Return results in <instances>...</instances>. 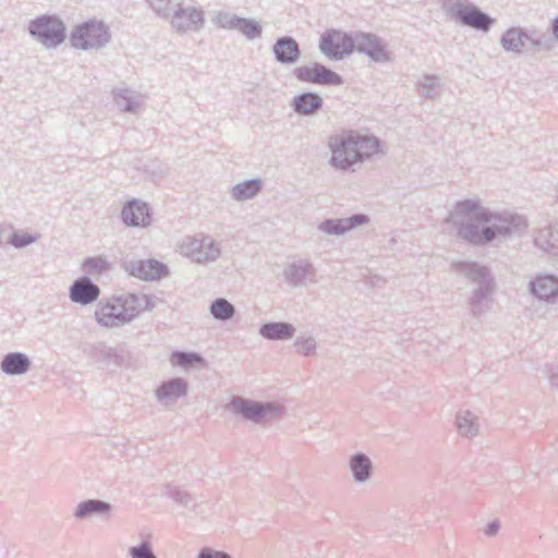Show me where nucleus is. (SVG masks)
I'll list each match as a JSON object with an SVG mask.
<instances>
[{
	"label": "nucleus",
	"mask_w": 558,
	"mask_h": 558,
	"mask_svg": "<svg viewBox=\"0 0 558 558\" xmlns=\"http://www.w3.org/2000/svg\"><path fill=\"white\" fill-rule=\"evenodd\" d=\"M99 295L100 288L88 276L78 277L69 288L70 300L83 306L94 303Z\"/></svg>",
	"instance_id": "nucleus-18"
},
{
	"label": "nucleus",
	"mask_w": 558,
	"mask_h": 558,
	"mask_svg": "<svg viewBox=\"0 0 558 558\" xmlns=\"http://www.w3.org/2000/svg\"><path fill=\"white\" fill-rule=\"evenodd\" d=\"M447 13L461 25L472 27L476 31L488 32L495 20L487 13L481 11L474 4H463L459 1L445 3Z\"/></svg>",
	"instance_id": "nucleus-9"
},
{
	"label": "nucleus",
	"mask_w": 558,
	"mask_h": 558,
	"mask_svg": "<svg viewBox=\"0 0 558 558\" xmlns=\"http://www.w3.org/2000/svg\"><path fill=\"white\" fill-rule=\"evenodd\" d=\"M182 0H147L150 8L161 17L169 19Z\"/></svg>",
	"instance_id": "nucleus-43"
},
{
	"label": "nucleus",
	"mask_w": 558,
	"mask_h": 558,
	"mask_svg": "<svg viewBox=\"0 0 558 558\" xmlns=\"http://www.w3.org/2000/svg\"><path fill=\"white\" fill-rule=\"evenodd\" d=\"M499 529L500 522L498 520H493L485 526L484 533L487 536H495L498 533Z\"/></svg>",
	"instance_id": "nucleus-48"
},
{
	"label": "nucleus",
	"mask_w": 558,
	"mask_h": 558,
	"mask_svg": "<svg viewBox=\"0 0 558 558\" xmlns=\"http://www.w3.org/2000/svg\"><path fill=\"white\" fill-rule=\"evenodd\" d=\"M209 310L214 318L222 322L231 319L235 314L234 306L223 298L213 301Z\"/></svg>",
	"instance_id": "nucleus-39"
},
{
	"label": "nucleus",
	"mask_w": 558,
	"mask_h": 558,
	"mask_svg": "<svg viewBox=\"0 0 558 558\" xmlns=\"http://www.w3.org/2000/svg\"><path fill=\"white\" fill-rule=\"evenodd\" d=\"M551 33L555 40H558V16L551 21Z\"/></svg>",
	"instance_id": "nucleus-49"
},
{
	"label": "nucleus",
	"mask_w": 558,
	"mask_h": 558,
	"mask_svg": "<svg viewBox=\"0 0 558 558\" xmlns=\"http://www.w3.org/2000/svg\"><path fill=\"white\" fill-rule=\"evenodd\" d=\"M290 106L296 114L308 117L322 110L324 100L317 93L303 92L292 98Z\"/></svg>",
	"instance_id": "nucleus-24"
},
{
	"label": "nucleus",
	"mask_w": 558,
	"mask_h": 558,
	"mask_svg": "<svg viewBox=\"0 0 558 558\" xmlns=\"http://www.w3.org/2000/svg\"><path fill=\"white\" fill-rule=\"evenodd\" d=\"M276 62L281 65H293L302 56L299 43L292 36L278 37L271 47Z\"/></svg>",
	"instance_id": "nucleus-19"
},
{
	"label": "nucleus",
	"mask_w": 558,
	"mask_h": 558,
	"mask_svg": "<svg viewBox=\"0 0 558 558\" xmlns=\"http://www.w3.org/2000/svg\"><path fill=\"white\" fill-rule=\"evenodd\" d=\"M187 390V381L182 377H174L163 380L155 390V397L163 405H169L186 396Z\"/></svg>",
	"instance_id": "nucleus-22"
},
{
	"label": "nucleus",
	"mask_w": 558,
	"mask_h": 558,
	"mask_svg": "<svg viewBox=\"0 0 558 558\" xmlns=\"http://www.w3.org/2000/svg\"><path fill=\"white\" fill-rule=\"evenodd\" d=\"M129 295H133L134 298L138 299L137 303H141V306L138 308V315L145 311V310H151L155 307V298L146 294H135V293H128Z\"/></svg>",
	"instance_id": "nucleus-47"
},
{
	"label": "nucleus",
	"mask_w": 558,
	"mask_h": 558,
	"mask_svg": "<svg viewBox=\"0 0 558 558\" xmlns=\"http://www.w3.org/2000/svg\"><path fill=\"white\" fill-rule=\"evenodd\" d=\"M527 43V49L533 51H550L555 47L554 37L537 28L529 29Z\"/></svg>",
	"instance_id": "nucleus-36"
},
{
	"label": "nucleus",
	"mask_w": 558,
	"mask_h": 558,
	"mask_svg": "<svg viewBox=\"0 0 558 558\" xmlns=\"http://www.w3.org/2000/svg\"><path fill=\"white\" fill-rule=\"evenodd\" d=\"M32 361L27 354L22 352H9L3 355L0 362V369L9 376H21L31 369Z\"/></svg>",
	"instance_id": "nucleus-25"
},
{
	"label": "nucleus",
	"mask_w": 558,
	"mask_h": 558,
	"mask_svg": "<svg viewBox=\"0 0 558 558\" xmlns=\"http://www.w3.org/2000/svg\"><path fill=\"white\" fill-rule=\"evenodd\" d=\"M457 426L460 435L466 438L476 436L480 430L477 416L470 411L458 413Z\"/></svg>",
	"instance_id": "nucleus-37"
},
{
	"label": "nucleus",
	"mask_w": 558,
	"mask_h": 558,
	"mask_svg": "<svg viewBox=\"0 0 558 558\" xmlns=\"http://www.w3.org/2000/svg\"><path fill=\"white\" fill-rule=\"evenodd\" d=\"M196 558H232L231 555H229L226 551L217 550L210 547H203Z\"/></svg>",
	"instance_id": "nucleus-46"
},
{
	"label": "nucleus",
	"mask_w": 558,
	"mask_h": 558,
	"mask_svg": "<svg viewBox=\"0 0 558 558\" xmlns=\"http://www.w3.org/2000/svg\"><path fill=\"white\" fill-rule=\"evenodd\" d=\"M369 221L365 214H354L348 218H328L318 225V230L328 235H343L354 228L366 225Z\"/></svg>",
	"instance_id": "nucleus-17"
},
{
	"label": "nucleus",
	"mask_w": 558,
	"mask_h": 558,
	"mask_svg": "<svg viewBox=\"0 0 558 558\" xmlns=\"http://www.w3.org/2000/svg\"><path fill=\"white\" fill-rule=\"evenodd\" d=\"M37 239L38 235L15 231L9 236L8 244L15 248H23L35 243Z\"/></svg>",
	"instance_id": "nucleus-44"
},
{
	"label": "nucleus",
	"mask_w": 558,
	"mask_h": 558,
	"mask_svg": "<svg viewBox=\"0 0 558 558\" xmlns=\"http://www.w3.org/2000/svg\"><path fill=\"white\" fill-rule=\"evenodd\" d=\"M172 366H179L184 369L204 368L206 366L205 359L197 352L173 351L170 355Z\"/></svg>",
	"instance_id": "nucleus-35"
},
{
	"label": "nucleus",
	"mask_w": 558,
	"mask_h": 558,
	"mask_svg": "<svg viewBox=\"0 0 558 558\" xmlns=\"http://www.w3.org/2000/svg\"><path fill=\"white\" fill-rule=\"evenodd\" d=\"M450 269L468 279L472 284L468 305L473 317H480L490 310L496 289L495 277L490 268L470 259L453 260Z\"/></svg>",
	"instance_id": "nucleus-2"
},
{
	"label": "nucleus",
	"mask_w": 558,
	"mask_h": 558,
	"mask_svg": "<svg viewBox=\"0 0 558 558\" xmlns=\"http://www.w3.org/2000/svg\"><path fill=\"white\" fill-rule=\"evenodd\" d=\"M527 35L529 28L510 27L502 34L500 45L506 51L522 54L525 41H527Z\"/></svg>",
	"instance_id": "nucleus-26"
},
{
	"label": "nucleus",
	"mask_w": 558,
	"mask_h": 558,
	"mask_svg": "<svg viewBox=\"0 0 558 558\" xmlns=\"http://www.w3.org/2000/svg\"><path fill=\"white\" fill-rule=\"evenodd\" d=\"M354 144H356V153L359 163L369 159L379 151L380 141L375 136L361 135L353 131Z\"/></svg>",
	"instance_id": "nucleus-33"
},
{
	"label": "nucleus",
	"mask_w": 558,
	"mask_h": 558,
	"mask_svg": "<svg viewBox=\"0 0 558 558\" xmlns=\"http://www.w3.org/2000/svg\"><path fill=\"white\" fill-rule=\"evenodd\" d=\"M294 345L298 348L299 353L306 356L313 355L316 350V341L313 337L298 338Z\"/></svg>",
	"instance_id": "nucleus-45"
},
{
	"label": "nucleus",
	"mask_w": 558,
	"mask_h": 558,
	"mask_svg": "<svg viewBox=\"0 0 558 558\" xmlns=\"http://www.w3.org/2000/svg\"><path fill=\"white\" fill-rule=\"evenodd\" d=\"M328 147L331 151L329 163L333 168L345 171L359 163L353 131L330 136Z\"/></svg>",
	"instance_id": "nucleus-8"
},
{
	"label": "nucleus",
	"mask_w": 558,
	"mask_h": 558,
	"mask_svg": "<svg viewBox=\"0 0 558 558\" xmlns=\"http://www.w3.org/2000/svg\"><path fill=\"white\" fill-rule=\"evenodd\" d=\"M122 268L131 276L151 281L160 279L168 272V267L157 259H123Z\"/></svg>",
	"instance_id": "nucleus-15"
},
{
	"label": "nucleus",
	"mask_w": 558,
	"mask_h": 558,
	"mask_svg": "<svg viewBox=\"0 0 558 558\" xmlns=\"http://www.w3.org/2000/svg\"><path fill=\"white\" fill-rule=\"evenodd\" d=\"M112 511L110 502L101 499H86L77 504L73 515L76 520L84 521L94 518H109Z\"/></svg>",
	"instance_id": "nucleus-23"
},
{
	"label": "nucleus",
	"mask_w": 558,
	"mask_h": 558,
	"mask_svg": "<svg viewBox=\"0 0 558 558\" xmlns=\"http://www.w3.org/2000/svg\"><path fill=\"white\" fill-rule=\"evenodd\" d=\"M185 1L182 0L168 19L170 25L179 34L199 32L205 25V13L202 8L186 4Z\"/></svg>",
	"instance_id": "nucleus-11"
},
{
	"label": "nucleus",
	"mask_w": 558,
	"mask_h": 558,
	"mask_svg": "<svg viewBox=\"0 0 558 558\" xmlns=\"http://www.w3.org/2000/svg\"><path fill=\"white\" fill-rule=\"evenodd\" d=\"M110 264L104 256L87 257L83 262V269L89 276L101 275L109 270Z\"/></svg>",
	"instance_id": "nucleus-41"
},
{
	"label": "nucleus",
	"mask_w": 558,
	"mask_h": 558,
	"mask_svg": "<svg viewBox=\"0 0 558 558\" xmlns=\"http://www.w3.org/2000/svg\"><path fill=\"white\" fill-rule=\"evenodd\" d=\"M163 494L171 498L175 504L183 506L195 514L202 513V510H199L202 504L197 502L187 490L178 486L166 485Z\"/></svg>",
	"instance_id": "nucleus-32"
},
{
	"label": "nucleus",
	"mask_w": 558,
	"mask_h": 558,
	"mask_svg": "<svg viewBox=\"0 0 558 558\" xmlns=\"http://www.w3.org/2000/svg\"><path fill=\"white\" fill-rule=\"evenodd\" d=\"M113 98L117 106L123 112L136 114L143 106L142 95L129 88H119L113 90Z\"/></svg>",
	"instance_id": "nucleus-27"
},
{
	"label": "nucleus",
	"mask_w": 558,
	"mask_h": 558,
	"mask_svg": "<svg viewBox=\"0 0 558 558\" xmlns=\"http://www.w3.org/2000/svg\"><path fill=\"white\" fill-rule=\"evenodd\" d=\"M29 35L47 49H54L66 38V27L57 15L43 14L28 23Z\"/></svg>",
	"instance_id": "nucleus-5"
},
{
	"label": "nucleus",
	"mask_w": 558,
	"mask_h": 558,
	"mask_svg": "<svg viewBox=\"0 0 558 558\" xmlns=\"http://www.w3.org/2000/svg\"><path fill=\"white\" fill-rule=\"evenodd\" d=\"M416 90L421 97L438 99L442 90L441 78L435 74H423L416 83Z\"/></svg>",
	"instance_id": "nucleus-31"
},
{
	"label": "nucleus",
	"mask_w": 558,
	"mask_h": 558,
	"mask_svg": "<svg viewBox=\"0 0 558 558\" xmlns=\"http://www.w3.org/2000/svg\"><path fill=\"white\" fill-rule=\"evenodd\" d=\"M235 31H239L250 40L259 38L263 34V27L259 22L246 17L240 19Z\"/></svg>",
	"instance_id": "nucleus-40"
},
{
	"label": "nucleus",
	"mask_w": 558,
	"mask_h": 558,
	"mask_svg": "<svg viewBox=\"0 0 558 558\" xmlns=\"http://www.w3.org/2000/svg\"><path fill=\"white\" fill-rule=\"evenodd\" d=\"M550 385L554 389L558 390V369L554 371L549 377Z\"/></svg>",
	"instance_id": "nucleus-50"
},
{
	"label": "nucleus",
	"mask_w": 558,
	"mask_h": 558,
	"mask_svg": "<svg viewBox=\"0 0 558 558\" xmlns=\"http://www.w3.org/2000/svg\"><path fill=\"white\" fill-rule=\"evenodd\" d=\"M352 52L357 50L360 53L368 56L374 62L384 63L390 61V53L386 49L384 40L372 33L351 34Z\"/></svg>",
	"instance_id": "nucleus-14"
},
{
	"label": "nucleus",
	"mask_w": 558,
	"mask_h": 558,
	"mask_svg": "<svg viewBox=\"0 0 558 558\" xmlns=\"http://www.w3.org/2000/svg\"><path fill=\"white\" fill-rule=\"evenodd\" d=\"M447 222H452L463 240L484 245L497 238L521 235L527 228L526 219L514 213H492L477 198L460 201Z\"/></svg>",
	"instance_id": "nucleus-1"
},
{
	"label": "nucleus",
	"mask_w": 558,
	"mask_h": 558,
	"mask_svg": "<svg viewBox=\"0 0 558 558\" xmlns=\"http://www.w3.org/2000/svg\"><path fill=\"white\" fill-rule=\"evenodd\" d=\"M292 73L296 80L308 84L326 86H339L343 84L341 75L319 62L296 66L293 69Z\"/></svg>",
	"instance_id": "nucleus-12"
},
{
	"label": "nucleus",
	"mask_w": 558,
	"mask_h": 558,
	"mask_svg": "<svg viewBox=\"0 0 558 558\" xmlns=\"http://www.w3.org/2000/svg\"><path fill=\"white\" fill-rule=\"evenodd\" d=\"M84 354L101 369L116 371L121 367L126 355L123 349L114 348L105 341L86 343L83 348Z\"/></svg>",
	"instance_id": "nucleus-10"
},
{
	"label": "nucleus",
	"mask_w": 558,
	"mask_h": 558,
	"mask_svg": "<svg viewBox=\"0 0 558 558\" xmlns=\"http://www.w3.org/2000/svg\"><path fill=\"white\" fill-rule=\"evenodd\" d=\"M151 533H141V542L130 546L128 549L129 558H158L154 551Z\"/></svg>",
	"instance_id": "nucleus-38"
},
{
	"label": "nucleus",
	"mask_w": 558,
	"mask_h": 558,
	"mask_svg": "<svg viewBox=\"0 0 558 558\" xmlns=\"http://www.w3.org/2000/svg\"><path fill=\"white\" fill-rule=\"evenodd\" d=\"M241 16L228 11H215L213 14V23L220 28L235 31Z\"/></svg>",
	"instance_id": "nucleus-42"
},
{
	"label": "nucleus",
	"mask_w": 558,
	"mask_h": 558,
	"mask_svg": "<svg viewBox=\"0 0 558 558\" xmlns=\"http://www.w3.org/2000/svg\"><path fill=\"white\" fill-rule=\"evenodd\" d=\"M349 468L354 481L357 483L367 482L373 474V463L363 452H356L350 457Z\"/></svg>",
	"instance_id": "nucleus-30"
},
{
	"label": "nucleus",
	"mask_w": 558,
	"mask_h": 558,
	"mask_svg": "<svg viewBox=\"0 0 558 558\" xmlns=\"http://www.w3.org/2000/svg\"><path fill=\"white\" fill-rule=\"evenodd\" d=\"M351 34L328 29L320 35L318 48L330 60L339 61L352 53Z\"/></svg>",
	"instance_id": "nucleus-13"
},
{
	"label": "nucleus",
	"mask_w": 558,
	"mask_h": 558,
	"mask_svg": "<svg viewBox=\"0 0 558 558\" xmlns=\"http://www.w3.org/2000/svg\"><path fill=\"white\" fill-rule=\"evenodd\" d=\"M295 328L286 322L265 323L259 327V335L267 340H288L293 338Z\"/></svg>",
	"instance_id": "nucleus-29"
},
{
	"label": "nucleus",
	"mask_w": 558,
	"mask_h": 558,
	"mask_svg": "<svg viewBox=\"0 0 558 558\" xmlns=\"http://www.w3.org/2000/svg\"><path fill=\"white\" fill-rule=\"evenodd\" d=\"M535 245L551 256H558V225L539 229L534 236Z\"/></svg>",
	"instance_id": "nucleus-28"
},
{
	"label": "nucleus",
	"mask_w": 558,
	"mask_h": 558,
	"mask_svg": "<svg viewBox=\"0 0 558 558\" xmlns=\"http://www.w3.org/2000/svg\"><path fill=\"white\" fill-rule=\"evenodd\" d=\"M263 189V182L258 178L245 180L231 189V197L242 202L255 197Z\"/></svg>",
	"instance_id": "nucleus-34"
},
{
	"label": "nucleus",
	"mask_w": 558,
	"mask_h": 558,
	"mask_svg": "<svg viewBox=\"0 0 558 558\" xmlns=\"http://www.w3.org/2000/svg\"><path fill=\"white\" fill-rule=\"evenodd\" d=\"M111 39L109 27L97 20L76 25L70 34L71 46L75 49L92 50L105 47Z\"/></svg>",
	"instance_id": "nucleus-6"
},
{
	"label": "nucleus",
	"mask_w": 558,
	"mask_h": 558,
	"mask_svg": "<svg viewBox=\"0 0 558 558\" xmlns=\"http://www.w3.org/2000/svg\"><path fill=\"white\" fill-rule=\"evenodd\" d=\"M180 252L194 263L206 265L216 262L220 257L221 244L205 234L186 236L180 244Z\"/></svg>",
	"instance_id": "nucleus-7"
},
{
	"label": "nucleus",
	"mask_w": 558,
	"mask_h": 558,
	"mask_svg": "<svg viewBox=\"0 0 558 558\" xmlns=\"http://www.w3.org/2000/svg\"><path fill=\"white\" fill-rule=\"evenodd\" d=\"M133 295L121 294L100 301L95 311L96 322L106 328H118L138 316L141 303Z\"/></svg>",
	"instance_id": "nucleus-3"
},
{
	"label": "nucleus",
	"mask_w": 558,
	"mask_h": 558,
	"mask_svg": "<svg viewBox=\"0 0 558 558\" xmlns=\"http://www.w3.org/2000/svg\"><path fill=\"white\" fill-rule=\"evenodd\" d=\"M315 275L316 270L313 264L303 259L289 264L283 270L286 281L293 288L305 286L306 280L315 282Z\"/></svg>",
	"instance_id": "nucleus-20"
},
{
	"label": "nucleus",
	"mask_w": 558,
	"mask_h": 558,
	"mask_svg": "<svg viewBox=\"0 0 558 558\" xmlns=\"http://www.w3.org/2000/svg\"><path fill=\"white\" fill-rule=\"evenodd\" d=\"M227 410L256 424L284 414V408L277 402L256 401L240 396L231 398Z\"/></svg>",
	"instance_id": "nucleus-4"
},
{
	"label": "nucleus",
	"mask_w": 558,
	"mask_h": 558,
	"mask_svg": "<svg viewBox=\"0 0 558 558\" xmlns=\"http://www.w3.org/2000/svg\"><path fill=\"white\" fill-rule=\"evenodd\" d=\"M530 291L538 300L556 303L558 301V278L549 274L537 275L530 282Z\"/></svg>",
	"instance_id": "nucleus-21"
},
{
	"label": "nucleus",
	"mask_w": 558,
	"mask_h": 558,
	"mask_svg": "<svg viewBox=\"0 0 558 558\" xmlns=\"http://www.w3.org/2000/svg\"><path fill=\"white\" fill-rule=\"evenodd\" d=\"M121 218L128 227L147 228L153 221L150 206L137 198L130 199L123 205Z\"/></svg>",
	"instance_id": "nucleus-16"
}]
</instances>
